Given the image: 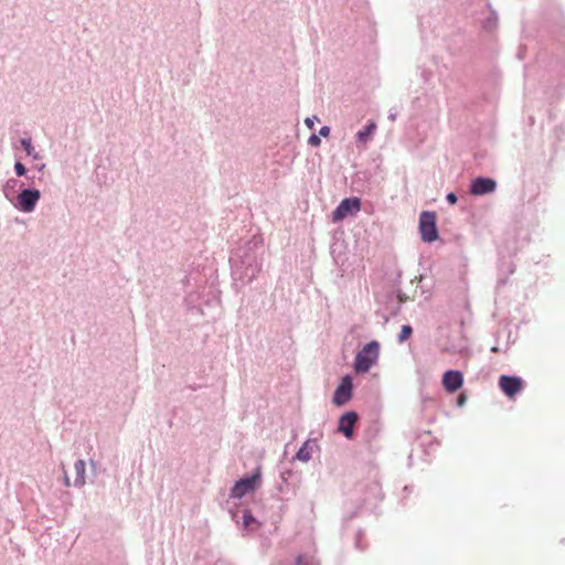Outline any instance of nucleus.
Masks as SVG:
<instances>
[{
    "label": "nucleus",
    "mask_w": 565,
    "mask_h": 565,
    "mask_svg": "<svg viewBox=\"0 0 565 565\" xmlns=\"http://www.w3.org/2000/svg\"><path fill=\"white\" fill-rule=\"evenodd\" d=\"M308 145L312 148H318L321 145V137L315 131L308 138Z\"/></svg>",
    "instance_id": "bb28decb"
},
{
    "label": "nucleus",
    "mask_w": 565,
    "mask_h": 565,
    "mask_svg": "<svg viewBox=\"0 0 565 565\" xmlns=\"http://www.w3.org/2000/svg\"><path fill=\"white\" fill-rule=\"evenodd\" d=\"M13 171L15 174V179L20 180V178H28V173L30 172V169L21 161V157L15 156Z\"/></svg>",
    "instance_id": "5701e85b"
},
{
    "label": "nucleus",
    "mask_w": 565,
    "mask_h": 565,
    "mask_svg": "<svg viewBox=\"0 0 565 565\" xmlns=\"http://www.w3.org/2000/svg\"><path fill=\"white\" fill-rule=\"evenodd\" d=\"M263 483L262 466H256L250 472L244 473L236 479L233 486L230 488L228 498L231 499H243L247 494L255 493Z\"/></svg>",
    "instance_id": "20e7f679"
},
{
    "label": "nucleus",
    "mask_w": 565,
    "mask_h": 565,
    "mask_svg": "<svg viewBox=\"0 0 565 565\" xmlns=\"http://www.w3.org/2000/svg\"><path fill=\"white\" fill-rule=\"evenodd\" d=\"M420 397H422L423 404H430V403L435 402L433 397L424 395L423 391H420Z\"/></svg>",
    "instance_id": "c9c22d12"
},
{
    "label": "nucleus",
    "mask_w": 565,
    "mask_h": 565,
    "mask_svg": "<svg viewBox=\"0 0 565 565\" xmlns=\"http://www.w3.org/2000/svg\"><path fill=\"white\" fill-rule=\"evenodd\" d=\"M360 415L354 409L343 412L337 423V431L342 434L348 440H353L356 437L354 429L355 424L359 422Z\"/></svg>",
    "instance_id": "f8f14e48"
},
{
    "label": "nucleus",
    "mask_w": 565,
    "mask_h": 565,
    "mask_svg": "<svg viewBox=\"0 0 565 565\" xmlns=\"http://www.w3.org/2000/svg\"><path fill=\"white\" fill-rule=\"evenodd\" d=\"M465 383L463 372L457 369H448L441 375V386L447 394L457 393Z\"/></svg>",
    "instance_id": "4468645a"
},
{
    "label": "nucleus",
    "mask_w": 565,
    "mask_h": 565,
    "mask_svg": "<svg viewBox=\"0 0 565 565\" xmlns=\"http://www.w3.org/2000/svg\"><path fill=\"white\" fill-rule=\"evenodd\" d=\"M381 430L382 423L380 422V419H373L364 429L363 436L365 443L371 444L373 440H375L379 437Z\"/></svg>",
    "instance_id": "aec40b11"
},
{
    "label": "nucleus",
    "mask_w": 565,
    "mask_h": 565,
    "mask_svg": "<svg viewBox=\"0 0 565 565\" xmlns=\"http://www.w3.org/2000/svg\"><path fill=\"white\" fill-rule=\"evenodd\" d=\"M507 282H508V277H505V278H499V279H498V281H497V287H498V288H501V287L505 286V285H507Z\"/></svg>",
    "instance_id": "58836bf2"
},
{
    "label": "nucleus",
    "mask_w": 565,
    "mask_h": 565,
    "mask_svg": "<svg viewBox=\"0 0 565 565\" xmlns=\"http://www.w3.org/2000/svg\"><path fill=\"white\" fill-rule=\"evenodd\" d=\"M64 479H65V484L70 486V479H68L67 475H65Z\"/></svg>",
    "instance_id": "c03bdc74"
},
{
    "label": "nucleus",
    "mask_w": 565,
    "mask_h": 565,
    "mask_svg": "<svg viewBox=\"0 0 565 565\" xmlns=\"http://www.w3.org/2000/svg\"><path fill=\"white\" fill-rule=\"evenodd\" d=\"M264 239L260 235H253L244 244L231 252L228 263L231 266L232 287L238 294L241 288L257 278L263 268Z\"/></svg>",
    "instance_id": "f257e3e1"
},
{
    "label": "nucleus",
    "mask_w": 565,
    "mask_h": 565,
    "mask_svg": "<svg viewBox=\"0 0 565 565\" xmlns=\"http://www.w3.org/2000/svg\"><path fill=\"white\" fill-rule=\"evenodd\" d=\"M376 128H377V125H376L375 120L369 119L365 122V125L356 131V134L354 136L356 145L364 146L367 142H370L375 135Z\"/></svg>",
    "instance_id": "f3484780"
},
{
    "label": "nucleus",
    "mask_w": 565,
    "mask_h": 565,
    "mask_svg": "<svg viewBox=\"0 0 565 565\" xmlns=\"http://www.w3.org/2000/svg\"><path fill=\"white\" fill-rule=\"evenodd\" d=\"M494 335H495V343H494V345H492L490 348V351L492 353H499L500 352V348H499V332H497Z\"/></svg>",
    "instance_id": "473e14b6"
},
{
    "label": "nucleus",
    "mask_w": 565,
    "mask_h": 565,
    "mask_svg": "<svg viewBox=\"0 0 565 565\" xmlns=\"http://www.w3.org/2000/svg\"><path fill=\"white\" fill-rule=\"evenodd\" d=\"M20 147L25 151L28 157H31L33 161H38L41 159L39 152L35 151L32 138L30 136H25L20 138L19 140Z\"/></svg>",
    "instance_id": "4be33fe9"
},
{
    "label": "nucleus",
    "mask_w": 565,
    "mask_h": 565,
    "mask_svg": "<svg viewBox=\"0 0 565 565\" xmlns=\"http://www.w3.org/2000/svg\"><path fill=\"white\" fill-rule=\"evenodd\" d=\"M292 471L290 469H285L280 471L281 483L277 487L278 492L284 493L286 495H295L296 487L289 479L292 477Z\"/></svg>",
    "instance_id": "6ab92c4d"
},
{
    "label": "nucleus",
    "mask_w": 565,
    "mask_h": 565,
    "mask_svg": "<svg viewBox=\"0 0 565 565\" xmlns=\"http://www.w3.org/2000/svg\"><path fill=\"white\" fill-rule=\"evenodd\" d=\"M183 302L189 312L203 316L204 308L218 305L221 302V298L220 295L216 294L211 287L209 290H205L204 287L202 290L189 292L184 297Z\"/></svg>",
    "instance_id": "0eeeda50"
},
{
    "label": "nucleus",
    "mask_w": 565,
    "mask_h": 565,
    "mask_svg": "<svg viewBox=\"0 0 565 565\" xmlns=\"http://www.w3.org/2000/svg\"><path fill=\"white\" fill-rule=\"evenodd\" d=\"M75 480H74V487L81 488L86 483V462L84 459H77L75 461Z\"/></svg>",
    "instance_id": "412c9836"
},
{
    "label": "nucleus",
    "mask_w": 565,
    "mask_h": 565,
    "mask_svg": "<svg viewBox=\"0 0 565 565\" xmlns=\"http://www.w3.org/2000/svg\"><path fill=\"white\" fill-rule=\"evenodd\" d=\"M498 182L488 175H477L470 180L469 193L473 196H484L495 192Z\"/></svg>",
    "instance_id": "ddd939ff"
},
{
    "label": "nucleus",
    "mask_w": 565,
    "mask_h": 565,
    "mask_svg": "<svg viewBox=\"0 0 565 565\" xmlns=\"http://www.w3.org/2000/svg\"><path fill=\"white\" fill-rule=\"evenodd\" d=\"M296 565H319L315 557L308 556L305 553H300L295 558Z\"/></svg>",
    "instance_id": "393cba45"
},
{
    "label": "nucleus",
    "mask_w": 565,
    "mask_h": 565,
    "mask_svg": "<svg viewBox=\"0 0 565 565\" xmlns=\"http://www.w3.org/2000/svg\"><path fill=\"white\" fill-rule=\"evenodd\" d=\"M321 138H329L331 135V127L328 125H323L320 127L319 131L317 132Z\"/></svg>",
    "instance_id": "c85d7f7f"
},
{
    "label": "nucleus",
    "mask_w": 565,
    "mask_h": 565,
    "mask_svg": "<svg viewBox=\"0 0 565 565\" xmlns=\"http://www.w3.org/2000/svg\"><path fill=\"white\" fill-rule=\"evenodd\" d=\"M358 514V511H353L352 513H350L349 515L344 516L343 518V522L347 523L349 521H351L352 519H354Z\"/></svg>",
    "instance_id": "4c0bfd02"
},
{
    "label": "nucleus",
    "mask_w": 565,
    "mask_h": 565,
    "mask_svg": "<svg viewBox=\"0 0 565 565\" xmlns=\"http://www.w3.org/2000/svg\"><path fill=\"white\" fill-rule=\"evenodd\" d=\"M374 298L381 306V308L375 311V315L381 317L384 323H387L392 317H396L403 303L408 299L401 287L376 291L374 292Z\"/></svg>",
    "instance_id": "7ed1b4c3"
},
{
    "label": "nucleus",
    "mask_w": 565,
    "mask_h": 565,
    "mask_svg": "<svg viewBox=\"0 0 565 565\" xmlns=\"http://www.w3.org/2000/svg\"><path fill=\"white\" fill-rule=\"evenodd\" d=\"M509 335H511V332H509ZM510 341H511V338H510V337H508V341H507V342H508V344L510 343Z\"/></svg>",
    "instance_id": "49530a36"
},
{
    "label": "nucleus",
    "mask_w": 565,
    "mask_h": 565,
    "mask_svg": "<svg viewBox=\"0 0 565 565\" xmlns=\"http://www.w3.org/2000/svg\"><path fill=\"white\" fill-rule=\"evenodd\" d=\"M369 493H372L376 499L382 500L383 493L379 483H371L366 487Z\"/></svg>",
    "instance_id": "a878e982"
},
{
    "label": "nucleus",
    "mask_w": 565,
    "mask_h": 565,
    "mask_svg": "<svg viewBox=\"0 0 565 565\" xmlns=\"http://www.w3.org/2000/svg\"><path fill=\"white\" fill-rule=\"evenodd\" d=\"M89 465H90L93 473H95L96 469H97V462L93 459H89Z\"/></svg>",
    "instance_id": "37998d69"
},
{
    "label": "nucleus",
    "mask_w": 565,
    "mask_h": 565,
    "mask_svg": "<svg viewBox=\"0 0 565 565\" xmlns=\"http://www.w3.org/2000/svg\"><path fill=\"white\" fill-rule=\"evenodd\" d=\"M46 164L45 163H36L33 166V169L35 171H38L39 173H42L45 169Z\"/></svg>",
    "instance_id": "e433bc0d"
},
{
    "label": "nucleus",
    "mask_w": 565,
    "mask_h": 565,
    "mask_svg": "<svg viewBox=\"0 0 565 565\" xmlns=\"http://www.w3.org/2000/svg\"><path fill=\"white\" fill-rule=\"evenodd\" d=\"M318 447V439L308 438L305 440L301 446L298 448L296 454L292 456L291 461H301L308 462L312 458L313 448Z\"/></svg>",
    "instance_id": "dca6fc26"
},
{
    "label": "nucleus",
    "mask_w": 565,
    "mask_h": 565,
    "mask_svg": "<svg viewBox=\"0 0 565 565\" xmlns=\"http://www.w3.org/2000/svg\"><path fill=\"white\" fill-rule=\"evenodd\" d=\"M1 189L4 198L22 213H32L42 196L36 186L15 178H9Z\"/></svg>",
    "instance_id": "f03ea898"
},
{
    "label": "nucleus",
    "mask_w": 565,
    "mask_h": 565,
    "mask_svg": "<svg viewBox=\"0 0 565 565\" xmlns=\"http://www.w3.org/2000/svg\"><path fill=\"white\" fill-rule=\"evenodd\" d=\"M319 121H320L319 117H318L317 115H312V116L307 117V118L305 119V125H306L309 129L313 130V129H315V124H316V122H319Z\"/></svg>",
    "instance_id": "cd10ccee"
},
{
    "label": "nucleus",
    "mask_w": 565,
    "mask_h": 565,
    "mask_svg": "<svg viewBox=\"0 0 565 565\" xmlns=\"http://www.w3.org/2000/svg\"><path fill=\"white\" fill-rule=\"evenodd\" d=\"M361 535H362V530L359 529L356 531V535H355V547L359 550H363V547L361 546Z\"/></svg>",
    "instance_id": "72a5a7b5"
},
{
    "label": "nucleus",
    "mask_w": 565,
    "mask_h": 565,
    "mask_svg": "<svg viewBox=\"0 0 565 565\" xmlns=\"http://www.w3.org/2000/svg\"><path fill=\"white\" fill-rule=\"evenodd\" d=\"M413 332H414V329L411 324H403L401 327V330L397 334V342L398 343H405L406 341H408L412 335H413Z\"/></svg>",
    "instance_id": "b1692460"
},
{
    "label": "nucleus",
    "mask_w": 565,
    "mask_h": 565,
    "mask_svg": "<svg viewBox=\"0 0 565 565\" xmlns=\"http://www.w3.org/2000/svg\"><path fill=\"white\" fill-rule=\"evenodd\" d=\"M498 386L507 398L514 399L524 391L526 382L516 374H501L498 379Z\"/></svg>",
    "instance_id": "9b49d317"
},
{
    "label": "nucleus",
    "mask_w": 565,
    "mask_h": 565,
    "mask_svg": "<svg viewBox=\"0 0 565 565\" xmlns=\"http://www.w3.org/2000/svg\"><path fill=\"white\" fill-rule=\"evenodd\" d=\"M330 254L334 265L345 271L349 268L348 244L345 241L335 239L330 246Z\"/></svg>",
    "instance_id": "2eb2a0df"
},
{
    "label": "nucleus",
    "mask_w": 565,
    "mask_h": 565,
    "mask_svg": "<svg viewBox=\"0 0 565 565\" xmlns=\"http://www.w3.org/2000/svg\"><path fill=\"white\" fill-rule=\"evenodd\" d=\"M220 495H221V497H223V498L225 497V492H224V490H221V491H220Z\"/></svg>",
    "instance_id": "a18cd8bd"
},
{
    "label": "nucleus",
    "mask_w": 565,
    "mask_h": 565,
    "mask_svg": "<svg viewBox=\"0 0 565 565\" xmlns=\"http://www.w3.org/2000/svg\"><path fill=\"white\" fill-rule=\"evenodd\" d=\"M201 387H203V385H202V384H194V385H186V386H184V388H183V390L189 388V390H191V391H198V390H200Z\"/></svg>",
    "instance_id": "ea45409f"
},
{
    "label": "nucleus",
    "mask_w": 565,
    "mask_h": 565,
    "mask_svg": "<svg viewBox=\"0 0 565 565\" xmlns=\"http://www.w3.org/2000/svg\"><path fill=\"white\" fill-rule=\"evenodd\" d=\"M467 402V395L465 393H460L456 397V406L462 407Z\"/></svg>",
    "instance_id": "7c9ffc66"
},
{
    "label": "nucleus",
    "mask_w": 565,
    "mask_h": 565,
    "mask_svg": "<svg viewBox=\"0 0 565 565\" xmlns=\"http://www.w3.org/2000/svg\"><path fill=\"white\" fill-rule=\"evenodd\" d=\"M487 8L489 10V15L481 20V29L484 32L492 33L498 29L499 17L497 10L492 7L490 2L487 3Z\"/></svg>",
    "instance_id": "a211bd4d"
},
{
    "label": "nucleus",
    "mask_w": 565,
    "mask_h": 565,
    "mask_svg": "<svg viewBox=\"0 0 565 565\" xmlns=\"http://www.w3.org/2000/svg\"><path fill=\"white\" fill-rule=\"evenodd\" d=\"M404 491H409V487L408 486L404 487Z\"/></svg>",
    "instance_id": "de8ad7c7"
},
{
    "label": "nucleus",
    "mask_w": 565,
    "mask_h": 565,
    "mask_svg": "<svg viewBox=\"0 0 565 565\" xmlns=\"http://www.w3.org/2000/svg\"><path fill=\"white\" fill-rule=\"evenodd\" d=\"M220 505L222 509L227 510L232 520L236 524H241L243 531L255 532L262 526L260 521H258L252 510L247 507H244L242 502L233 503L231 505L228 500H224V502H221Z\"/></svg>",
    "instance_id": "423d86ee"
},
{
    "label": "nucleus",
    "mask_w": 565,
    "mask_h": 565,
    "mask_svg": "<svg viewBox=\"0 0 565 565\" xmlns=\"http://www.w3.org/2000/svg\"><path fill=\"white\" fill-rule=\"evenodd\" d=\"M401 278H402V271L398 270L393 279V287L392 288H397V287H401Z\"/></svg>",
    "instance_id": "2f4dec72"
},
{
    "label": "nucleus",
    "mask_w": 565,
    "mask_h": 565,
    "mask_svg": "<svg viewBox=\"0 0 565 565\" xmlns=\"http://www.w3.org/2000/svg\"><path fill=\"white\" fill-rule=\"evenodd\" d=\"M23 179H24L23 181L26 182L28 184H32L35 186V179H36L35 174H30V172H29L28 178H23Z\"/></svg>",
    "instance_id": "f704fd0d"
},
{
    "label": "nucleus",
    "mask_w": 565,
    "mask_h": 565,
    "mask_svg": "<svg viewBox=\"0 0 565 565\" xmlns=\"http://www.w3.org/2000/svg\"><path fill=\"white\" fill-rule=\"evenodd\" d=\"M354 396V377L352 373L342 375L332 394L331 403L337 407L347 405Z\"/></svg>",
    "instance_id": "9d476101"
},
{
    "label": "nucleus",
    "mask_w": 565,
    "mask_h": 565,
    "mask_svg": "<svg viewBox=\"0 0 565 565\" xmlns=\"http://www.w3.org/2000/svg\"><path fill=\"white\" fill-rule=\"evenodd\" d=\"M418 233L423 243L433 244L437 241H441L437 225L436 212L430 210H424L420 212L418 218Z\"/></svg>",
    "instance_id": "6e6552de"
},
{
    "label": "nucleus",
    "mask_w": 565,
    "mask_h": 565,
    "mask_svg": "<svg viewBox=\"0 0 565 565\" xmlns=\"http://www.w3.org/2000/svg\"><path fill=\"white\" fill-rule=\"evenodd\" d=\"M396 117H397V113L394 111L393 109H390V111H388V119L391 121H394L396 119Z\"/></svg>",
    "instance_id": "a19ab883"
},
{
    "label": "nucleus",
    "mask_w": 565,
    "mask_h": 565,
    "mask_svg": "<svg viewBox=\"0 0 565 565\" xmlns=\"http://www.w3.org/2000/svg\"><path fill=\"white\" fill-rule=\"evenodd\" d=\"M366 501H367V499H366V498H364V499L362 500V504H361V505H363Z\"/></svg>",
    "instance_id": "09e8293b"
},
{
    "label": "nucleus",
    "mask_w": 565,
    "mask_h": 565,
    "mask_svg": "<svg viewBox=\"0 0 565 565\" xmlns=\"http://www.w3.org/2000/svg\"><path fill=\"white\" fill-rule=\"evenodd\" d=\"M381 343L371 340L362 345L355 353L352 367L356 374H366L377 363L380 358Z\"/></svg>",
    "instance_id": "39448f33"
},
{
    "label": "nucleus",
    "mask_w": 565,
    "mask_h": 565,
    "mask_svg": "<svg viewBox=\"0 0 565 565\" xmlns=\"http://www.w3.org/2000/svg\"><path fill=\"white\" fill-rule=\"evenodd\" d=\"M515 270V265L512 262L508 264V274H513Z\"/></svg>",
    "instance_id": "79ce46f5"
},
{
    "label": "nucleus",
    "mask_w": 565,
    "mask_h": 565,
    "mask_svg": "<svg viewBox=\"0 0 565 565\" xmlns=\"http://www.w3.org/2000/svg\"><path fill=\"white\" fill-rule=\"evenodd\" d=\"M446 201L449 205H455L458 202V195L456 192L450 191L446 194Z\"/></svg>",
    "instance_id": "c756f323"
},
{
    "label": "nucleus",
    "mask_w": 565,
    "mask_h": 565,
    "mask_svg": "<svg viewBox=\"0 0 565 565\" xmlns=\"http://www.w3.org/2000/svg\"><path fill=\"white\" fill-rule=\"evenodd\" d=\"M362 207V199L360 196L343 198L330 214L332 223H341L348 217L355 216Z\"/></svg>",
    "instance_id": "1a4fd4ad"
}]
</instances>
